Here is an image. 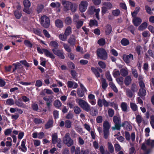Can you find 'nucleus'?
Segmentation results:
<instances>
[{"instance_id": "nucleus-1", "label": "nucleus", "mask_w": 154, "mask_h": 154, "mask_svg": "<svg viewBox=\"0 0 154 154\" xmlns=\"http://www.w3.org/2000/svg\"><path fill=\"white\" fill-rule=\"evenodd\" d=\"M61 3L63 7L64 11H67L70 10L72 12H75L77 8L76 4L66 0H63Z\"/></svg>"}, {"instance_id": "nucleus-2", "label": "nucleus", "mask_w": 154, "mask_h": 154, "mask_svg": "<svg viewBox=\"0 0 154 154\" xmlns=\"http://www.w3.org/2000/svg\"><path fill=\"white\" fill-rule=\"evenodd\" d=\"M76 101L79 106L84 110L87 112H89L90 110V105L86 101L81 99H76Z\"/></svg>"}, {"instance_id": "nucleus-3", "label": "nucleus", "mask_w": 154, "mask_h": 154, "mask_svg": "<svg viewBox=\"0 0 154 154\" xmlns=\"http://www.w3.org/2000/svg\"><path fill=\"white\" fill-rule=\"evenodd\" d=\"M97 54L100 59L105 60L107 58V54L106 50L103 48H98L97 51Z\"/></svg>"}, {"instance_id": "nucleus-4", "label": "nucleus", "mask_w": 154, "mask_h": 154, "mask_svg": "<svg viewBox=\"0 0 154 154\" xmlns=\"http://www.w3.org/2000/svg\"><path fill=\"white\" fill-rule=\"evenodd\" d=\"M69 135V133H67L63 139V143L68 147L71 146L74 144L73 140L71 139Z\"/></svg>"}, {"instance_id": "nucleus-5", "label": "nucleus", "mask_w": 154, "mask_h": 154, "mask_svg": "<svg viewBox=\"0 0 154 154\" xmlns=\"http://www.w3.org/2000/svg\"><path fill=\"white\" fill-rule=\"evenodd\" d=\"M40 22L41 25L45 28H48L50 25L49 19L46 16H43L41 17Z\"/></svg>"}, {"instance_id": "nucleus-6", "label": "nucleus", "mask_w": 154, "mask_h": 154, "mask_svg": "<svg viewBox=\"0 0 154 154\" xmlns=\"http://www.w3.org/2000/svg\"><path fill=\"white\" fill-rule=\"evenodd\" d=\"M88 2L85 0L82 1L79 5V9L81 12H84L88 6Z\"/></svg>"}, {"instance_id": "nucleus-7", "label": "nucleus", "mask_w": 154, "mask_h": 154, "mask_svg": "<svg viewBox=\"0 0 154 154\" xmlns=\"http://www.w3.org/2000/svg\"><path fill=\"white\" fill-rule=\"evenodd\" d=\"M52 51L54 54L59 57L62 59H64L65 57L64 55V53L63 50L53 49Z\"/></svg>"}, {"instance_id": "nucleus-8", "label": "nucleus", "mask_w": 154, "mask_h": 154, "mask_svg": "<svg viewBox=\"0 0 154 154\" xmlns=\"http://www.w3.org/2000/svg\"><path fill=\"white\" fill-rule=\"evenodd\" d=\"M123 57L124 60L127 63H129L131 60H133V56L131 54L128 55L124 54Z\"/></svg>"}, {"instance_id": "nucleus-9", "label": "nucleus", "mask_w": 154, "mask_h": 154, "mask_svg": "<svg viewBox=\"0 0 154 154\" xmlns=\"http://www.w3.org/2000/svg\"><path fill=\"white\" fill-rule=\"evenodd\" d=\"M122 126L127 131H130L132 130V126L128 121H125L122 124Z\"/></svg>"}, {"instance_id": "nucleus-10", "label": "nucleus", "mask_w": 154, "mask_h": 154, "mask_svg": "<svg viewBox=\"0 0 154 154\" xmlns=\"http://www.w3.org/2000/svg\"><path fill=\"white\" fill-rule=\"evenodd\" d=\"M43 99L45 101L48 109H50V106L51 105L52 102V99L49 97H43Z\"/></svg>"}, {"instance_id": "nucleus-11", "label": "nucleus", "mask_w": 154, "mask_h": 154, "mask_svg": "<svg viewBox=\"0 0 154 154\" xmlns=\"http://www.w3.org/2000/svg\"><path fill=\"white\" fill-rule=\"evenodd\" d=\"M43 51L44 54L47 57H49L51 59H54L55 58V57L54 54L48 50L45 49H43Z\"/></svg>"}, {"instance_id": "nucleus-12", "label": "nucleus", "mask_w": 154, "mask_h": 154, "mask_svg": "<svg viewBox=\"0 0 154 154\" xmlns=\"http://www.w3.org/2000/svg\"><path fill=\"white\" fill-rule=\"evenodd\" d=\"M68 43L71 45H74L75 43V37L73 35L70 36L68 39Z\"/></svg>"}, {"instance_id": "nucleus-13", "label": "nucleus", "mask_w": 154, "mask_h": 154, "mask_svg": "<svg viewBox=\"0 0 154 154\" xmlns=\"http://www.w3.org/2000/svg\"><path fill=\"white\" fill-rule=\"evenodd\" d=\"M133 22L135 26H137L141 23L142 20L139 17H134L133 19Z\"/></svg>"}, {"instance_id": "nucleus-14", "label": "nucleus", "mask_w": 154, "mask_h": 154, "mask_svg": "<svg viewBox=\"0 0 154 154\" xmlns=\"http://www.w3.org/2000/svg\"><path fill=\"white\" fill-rule=\"evenodd\" d=\"M68 86L69 88H77L78 85L77 83L71 81H69L67 82Z\"/></svg>"}, {"instance_id": "nucleus-15", "label": "nucleus", "mask_w": 154, "mask_h": 154, "mask_svg": "<svg viewBox=\"0 0 154 154\" xmlns=\"http://www.w3.org/2000/svg\"><path fill=\"white\" fill-rule=\"evenodd\" d=\"M132 81L131 77L130 76H126L125 79L124 83L126 86H128L131 83Z\"/></svg>"}, {"instance_id": "nucleus-16", "label": "nucleus", "mask_w": 154, "mask_h": 154, "mask_svg": "<svg viewBox=\"0 0 154 154\" xmlns=\"http://www.w3.org/2000/svg\"><path fill=\"white\" fill-rule=\"evenodd\" d=\"M49 45L50 46L53 47V49H55L57 48L59 46L58 43L56 41H51L50 42Z\"/></svg>"}, {"instance_id": "nucleus-17", "label": "nucleus", "mask_w": 154, "mask_h": 154, "mask_svg": "<svg viewBox=\"0 0 154 154\" xmlns=\"http://www.w3.org/2000/svg\"><path fill=\"white\" fill-rule=\"evenodd\" d=\"M113 121L115 124H121V119L119 116H115L113 118Z\"/></svg>"}, {"instance_id": "nucleus-18", "label": "nucleus", "mask_w": 154, "mask_h": 154, "mask_svg": "<svg viewBox=\"0 0 154 154\" xmlns=\"http://www.w3.org/2000/svg\"><path fill=\"white\" fill-rule=\"evenodd\" d=\"M59 39L63 41H65L67 38V36L65 34L63 33L59 34L58 36Z\"/></svg>"}, {"instance_id": "nucleus-19", "label": "nucleus", "mask_w": 154, "mask_h": 154, "mask_svg": "<svg viewBox=\"0 0 154 154\" xmlns=\"http://www.w3.org/2000/svg\"><path fill=\"white\" fill-rule=\"evenodd\" d=\"M56 26L58 28H61L63 26V22L61 20L58 19L55 21Z\"/></svg>"}, {"instance_id": "nucleus-20", "label": "nucleus", "mask_w": 154, "mask_h": 154, "mask_svg": "<svg viewBox=\"0 0 154 154\" xmlns=\"http://www.w3.org/2000/svg\"><path fill=\"white\" fill-rule=\"evenodd\" d=\"M52 140L53 144H55L56 143L57 141L58 140V136L57 133H55L53 134L52 135Z\"/></svg>"}, {"instance_id": "nucleus-21", "label": "nucleus", "mask_w": 154, "mask_h": 154, "mask_svg": "<svg viewBox=\"0 0 154 154\" xmlns=\"http://www.w3.org/2000/svg\"><path fill=\"white\" fill-rule=\"evenodd\" d=\"M130 106L133 111L135 112L138 110V106L134 103L131 102L130 103Z\"/></svg>"}, {"instance_id": "nucleus-22", "label": "nucleus", "mask_w": 154, "mask_h": 154, "mask_svg": "<svg viewBox=\"0 0 154 154\" xmlns=\"http://www.w3.org/2000/svg\"><path fill=\"white\" fill-rule=\"evenodd\" d=\"M110 125L109 123L107 121L104 122L103 123V130H109Z\"/></svg>"}, {"instance_id": "nucleus-23", "label": "nucleus", "mask_w": 154, "mask_h": 154, "mask_svg": "<svg viewBox=\"0 0 154 154\" xmlns=\"http://www.w3.org/2000/svg\"><path fill=\"white\" fill-rule=\"evenodd\" d=\"M126 93L127 96L130 98L132 97L134 94L133 92L129 88L126 89Z\"/></svg>"}, {"instance_id": "nucleus-24", "label": "nucleus", "mask_w": 154, "mask_h": 154, "mask_svg": "<svg viewBox=\"0 0 154 154\" xmlns=\"http://www.w3.org/2000/svg\"><path fill=\"white\" fill-rule=\"evenodd\" d=\"M112 27L109 24L107 25L105 29V32L106 35H109L112 31Z\"/></svg>"}, {"instance_id": "nucleus-25", "label": "nucleus", "mask_w": 154, "mask_h": 154, "mask_svg": "<svg viewBox=\"0 0 154 154\" xmlns=\"http://www.w3.org/2000/svg\"><path fill=\"white\" fill-rule=\"evenodd\" d=\"M53 121L52 120H49L45 125V128L48 129L51 128L53 126Z\"/></svg>"}, {"instance_id": "nucleus-26", "label": "nucleus", "mask_w": 154, "mask_h": 154, "mask_svg": "<svg viewBox=\"0 0 154 154\" xmlns=\"http://www.w3.org/2000/svg\"><path fill=\"white\" fill-rule=\"evenodd\" d=\"M72 32V28L70 26H68L66 29L64 34H65L67 36H69Z\"/></svg>"}, {"instance_id": "nucleus-27", "label": "nucleus", "mask_w": 154, "mask_h": 154, "mask_svg": "<svg viewBox=\"0 0 154 154\" xmlns=\"http://www.w3.org/2000/svg\"><path fill=\"white\" fill-rule=\"evenodd\" d=\"M120 132H119L117 134L114 135V137H116V139L119 141L122 142L125 140V138L122 136H120Z\"/></svg>"}, {"instance_id": "nucleus-28", "label": "nucleus", "mask_w": 154, "mask_h": 154, "mask_svg": "<svg viewBox=\"0 0 154 154\" xmlns=\"http://www.w3.org/2000/svg\"><path fill=\"white\" fill-rule=\"evenodd\" d=\"M128 105L127 103L125 102H122L121 104V107L122 110L124 112L127 111Z\"/></svg>"}, {"instance_id": "nucleus-29", "label": "nucleus", "mask_w": 154, "mask_h": 154, "mask_svg": "<svg viewBox=\"0 0 154 154\" xmlns=\"http://www.w3.org/2000/svg\"><path fill=\"white\" fill-rule=\"evenodd\" d=\"M146 94L145 88H140L139 90V95L141 96H144Z\"/></svg>"}, {"instance_id": "nucleus-30", "label": "nucleus", "mask_w": 154, "mask_h": 154, "mask_svg": "<svg viewBox=\"0 0 154 154\" xmlns=\"http://www.w3.org/2000/svg\"><path fill=\"white\" fill-rule=\"evenodd\" d=\"M101 81L102 88L103 89L105 90L108 86V84L106 82V81L104 79H102Z\"/></svg>"}, {"instance_id": "nucleus-31", "label": "nucleus", "mask_w": 154, "mask_h": 154, "mask_svg": "<svg viewBox=\"0 0 154 154\" xmlns=\"http://www.w3.org/2000/svg\"><path fill=\"white\" fill-rule=\"evenodd\" d=\"M120 72L121 75L123 76L127 75L128 74L127 68L122 69L120 70Z\"/></svg>"}, {"instance_id": "nucleus-32", "label": "nucleus", "mask_w": 154, "mask_h": 154, "mask_svg": "<svg viewBox=\"0 0 154 154\" xmlns=\"http://www.w3.org/2000/svg\"><path fill=\"white\" fill-rule=\"evenodd\" d=\"M53 104L56 107L59 108L61 106L62 104L59 100H56L54 102Z\"/></svg>"}, {"instance_id": "nucleus-33", "label": "nucleus", "mask_w": 154, "mask_h": 154, "mask_svg": "<svg viewBox=\"0 0 154 154\" xmlns=\"http://www.w3.org/2000/svg\"><path fill=\"white\" fill-rule=\"evenodd\" d=\"M147 24L146 22L143 23L138 27V29L140 30H143L146 28Z\"/></svg>"}, {"instance_id": "nucleus-34", "label": "nucleus", "mask_w": 154, "mask_h": 154, "mask_svg": "<svg viewBox=\"0 0 154 154\" xmlns=\"http://www.w3.org/2000/svg\"><path fill=\"white\" fill-rule=\"evenodd\" d=\"M109 85L113 90L116 93L118 92V90L115 86V85L112 82H110L109 83Z\"/></svg>"}, {"instance_id": "nucleus-35", "label": "nucleus", "mask_w": 154, "mask_h": 154, "mask_svg": "<svg viewBox=\"0 0 154 154\" xmlns=\"http://www.w3.org/2000/svg\"><path fill=\"white\" fill-rule=\"evenodd\" d=\"M112 13L113 16L117 17L120 14V11L119 9H116L114 10H113L112 11Z\"/></svg>"}, {"instance_id": "nucleus-36", "label": "nucleus", "mask_w": 154, "mask_h": 154, "mask_svg": "<svg viewBox=\"0 0 154 154\" xmlns=\"http://www.w3.org/2000/svg\"><path fill=\"white\" fill-rule=\"evenodd\" d=\"M65 23L67 25H70L72 23V19L71 17H66L65 19Z\"/></svg>"}, {"instance_id": "nucleus-37", "label": "nucleus", "mask_w": 154, "mask_h": 154, "mask_svg": "<svg viewBox=\"0 0 154 154\" xmlns=\"http://www.w3.org/2000/svg\"><path fill=\"white\" fill-rule=\"evenodd\" d=\"M91 70L97 78L100 77V74L96 69L92 67L91 68Z\"/></svg>"}, {"instance_id": "nucleus-38", "label": "nucleus", "mask_w": 154, "mask_h": 154, "mask_svg": "<svg viewBox=\"0 0 154 154\" xmlns=\"http://www.w3.org/2000/svg\"><path fill=\"white\" fill-rule=\"evenodd\" d=\"M146 143L147 145L152 147L154 146V140L148 139L146 141Z\"/></svg>"}, {"instance_id": "nucleus-39", "label": "nucleus", "mask_w": 154, "mask_h": 154, "mask_svg": "<svg viewBox=\"0 0 154 154\" xmlns=\"http://www.w3.org/2000/svg\"><path fill=\"white\" fill-rule=\"evenodd\" d=\"M15 103L16 105L19 107H23L24 104L20 100H16L15 101Z\"/></svg>"}, {"instance_id": "nucleus-40", "label": "nucleus", "mask_w": 154, "mask_h": 154, "mask_svg": "<svg viewBox=\"0 0 154 154\" xmlns=\"http://www.w3.org/2000/svg\"><path fill=\"white\" fill-rule=\"evenodd\" d=\"M121 44L123 46H126L129 44V42L128 39L125 38H123L121 42Z\"/></svg>"}, {"instance_id": "nucleus-41", "label": "nucleus", "mask_w": 154, "mask_h": 154, "mask_svg": "<svg viewBox=\"0 0 154 154\" xmlns=\"http://www.w3.org/2000/svg\"><path fill=\"white\" fill-rule=\"evenodd\" d=\"M108 147L109 150L111 153H112L114 152V147L110 142L108 143Z\"/></svg>"}, {"instance_id": "nucleus-42", "label": "nucleus", "mask_w": 154, "mask_h": 154, "mask_svg": "<svg viewBox=\"0 0 154 154\" xmlns=\"http://www.w3.org/2000/svg\"><path fill=\"white\" fill-rule=\"evenodd\" d=\"M103 5L106 7V8L108 9L111 8L112 6V4L109 2H105L102 4Z\"/></svg>"}, {"instance_id": "nucleus-43", "label": "nucleus", "mask_w": 154, "mask_h": 154, "mask_svg": "<svg viewBox=\"0 0 154 154\" xmlns=\"http://www.w3.org/2000/svg\"><path fill=\"white\" fill-rule=\"evenodd\" d=\"M14 15L15 17L17 19H19L22 16V14L18 11H15L14 12Z\"/></svg>"}, {"instance_id": "nucleus-44", "label": "nucleus", "mask_w": 154, "mask_h": 154, "mask_svg": "<svg viewBox=\"0 0 154 154\" xmlns=\"http://www.w3.org/2000/svg\"><path fill=\"white\" fill-rule=\"evenodd\" d=\"M25 141L23 140L22 141L21 144V146L22 148L21 149V150L24 152L26 151L27 148L25 146Z\"/></svg>"}, {"instance_id": "nucleus-45", "label": "nucleus", "mask_w": 154, "mask_h": 154, "mask_svg": "<svg viewBox=\"0 0 154 154\" xmlns=\"http://www.w3.org/2000/svg\"><path fill=\"white\" fill-rule=\"evenodd\" d=\"M34 122L36 124H39L43 123L44 122L40 119L35 118L33 120Z\"/></svg>"}, {"instance_id": "nucleus-46", "label": "nucleus", "mask_w": 154, "mask_h": 154, "mask_svg": "<svg viewBox=\"0 0 154 154\" xmlns=\"http://www.w3.org/2000/svg\"><path fill=\"white\" fill-rule=\"evenodd\" d=\"M65 126L66 128H70L72 126V123L69 120H66L65 121Z\"/></svg>"}, {"instance_id": "nucleus-47", "label": "nucleus", "mask_w": 154, "mask_h": 154, "mask_svg": "<svg viewBox=\"0 0 154 154\" xmlns=\"http://www.w3.org/2000/svg\"><path fill=\"white\" fill-rule=\"evenodd\" d=\"M136 122L138 124H140L142 121V117L141 116L139 115H137L136 117Z\"/></svg>"}, {"instance_id": "nucleus-48", "label": "nucleus", "mask_w": 154, "mask_h": 154, "mask_svg": "<svg viewBox=\"0 0 154 154\" xmlns=\"http://www.w3.org/2000/svg\"><path fill=\"white\" fill-rule=\"evenodd\" d=\"M98 25L97 22L95 20H91L90 21L89 26L92 27L94 26H97Z\"/></svg>"}, {"instance_id": "nucleus-49", "label": "nucleus", "mask_w": 154, "mask_h": 154, "mask_svg": "<svg viewBox=\"0 0 154 154\" xmlns=\"http://www.w3.org/2000/svg\"><path fill=\"white\" fill-rule=\"evenodd\" d=\"M112 74L113 76L115 78H116L120 75V72L119 70L116 69H115L113 71Z\"/></svg>"}, {"instance_id": "nucleus-50", "label": "nucleus", "mask_w": 154, "mask_h": 154, "mask_svg": "<svg viewBox=\"0 0 154 154\" xmlns=\"http://www.w3.org/2000/svg\"><path fill=\"white\" fill-rule=\"evenodd\" d=\"M74 111L76 114H79L81 112L80 108L77 106H75L74 107Z\"/></svg>"}, {"instance_id": "nucleus-51", "label": "nucleus", "mask_w": 154, "mask_h": 154, "mask_svg": "<svg viewBox=\"0 0 154 154\" xmlns=\"http://www.w3.org/2000/svg\"><path fill=\"white\" fill-rule=\"evenodd\" d=\"M78 144L79 145H83L85 143V141L83 139L79 136L78 138Z\"/></svg>"}, {"instance_id": "nucleus-52", "label": "nucleus", "mask_w": 154, "mask_h": 154, "mask_svg": "<svg viewBox=\"0 0 154 154\" xmlns=\"http://www.w3.org/2000/svg\"><path fill=\"white\" fill-rule=\"evenodd\" d=\"M104 137L105 139L109 138V130H103Z\"/></svg>"}, {"instance_id": "nucleus-53", "label": "nucleus", "mask_w": 154, "mask_h": 154, "mask_svg": "<svg viewBox=\"0 0 154 154\" xmlns=\"http://www.w3.org/2000/svg\"><path fill=\"white\" fill-rule=\"evenodd\" d=\"M106 76L108 80L112 82V79L109 71H108L106 72Z\"/></svg>"}, {"instance_id": "nucleus-54", "label": "nucleus", "mask_w": 154, "mask_h": 154, "mask_svg": "<svg viewBox=\"0 0 154 154\" xmlns=\"http://www.w3.org/2000/svg\"><path fill=\"white\" fill-rule=\"evenodd\" d=\"M63 46L65 49L68 52H70L71 51V49L69 45L63 43Z\"/></svg>"}, {"instance_id": "nucleus-55", "label": "nucleus", "mask_w": 154, "mask_h": 154, "mask_svg": "<svg viewBox=\"0 0 154 154\" xmlns=\"http://www.w3.org/2000/svg\"><path fill=\"white\" fill-rule=\"evenodd\" d=\"M116 81L118 84L120 85H122L123 84V77H121L116 79Z\"/></svg>"}, {"instance_id": "nucleus-56", "label": "nucleus", "mask_w": 154, "mask_h": 154, "mask_svg": "<svg viewBox=\"0 0 154 154\" xmlns=\"http://www.w3.org/2000/svg\"><path fill=\"white\" fill-rule=\"evenodd\" d=\"M6 103L9 105H12L14 104V102L12 99H9L7 100Z\"/></svg>"}, {"instance_id": "nucleus-57", "label": "nucleus", "mask_w": 154, "mask_h": 154, "mask_svg": "<svg viewBox=\"0 0 154 154\" xmlns=\"http://www.w3.org/2000/svg\"><path fill=\"white\" fill-rule=\"evenodd\" d=\"M12 130V128H8L6 129L4 131L5 135L6 136H8L10 135Z\"/></svg>"}, {"instance_id": "nucleus-58", "label": "nucleus", "mask_w": 154, "mask_h": 154, "mask_svg": "<svg viewBox=\"0 0 154 154\" xmlns=\"http://www.w3.org/2000/svg\"><path fill=\"white\" fill-rule=\"evenodd\" d=\"M23 4L24 7L26 8H29L30 6V2L29 0H24Z\"/></svg>"}, {"instance_id": "nucleus-59", "label": "nucleus", "mask_w": 154, "mask_h": 154, "mask_svg": "<svg viewBox=\"0 0 154 154\" xmlns=\"http://www.w3.org/2000/svg\"><path fill=\"white\" fill-rule=\"evenodd\" d=\"M115 126L112 127V129L113 130H119L120 129V124H115Z\"/></svg>"}, {"instance_id": "nucleus-60", "label": "nucleus", "mask_w": 154, "mask_h": 154, "mask_svg": "<svg viewBox=\"0 0 154 154\" xmlns=\"http://www.w3.org/2000/svg\"><path fill=\"white\" fill-rule=\"evenodd\" d=\"M77 94L80 97H82L84 95V92L81 89L78 88L77 90Z\"/></svg>"}, {"instance_id": "nucleus-61", "label": "nucleus", "mask_w": 154, "mask_h": 154, "mask_svg": "<svg viewBox=\"0 0 154 154\" xmlns=\"http://www.w3.org/2000/svg\"><path fill=\"white\" fill-rule=\"evenodd\" d=\"M131 90L134 92L137 91V88L135 83H133L131 86Z\"/></svg>"}, {"instance_id": "nucleus-62", "label": "nucleus", "mask_w": 154, "mask_h": 154, "mask_svg": "<svg viewBox=\"0 0 154 154\" xmlns=\"http://www.w3.org/2000/svg\"><path fill=\"white\" fill-rule=\"evenodd\" d=\"M76 27L77 29H79L83 25V21L81 20H79L76 22Z\"/></svg>"}, {"instance_id": "nucleus-63", "label": "nucleus", "mask_w": 154, "mask_h": 154, "mask_svg": "<svg viewBox=\"0 0 154 154\" xmlns=\"http://www.w3.org/2000/svg\"><path fill=\"white\" fill-rule=\"evenodd\" d=\"M98 43L100 45H103L105 44V40L104 39L102 38L98 40Z\"/></svg>"}, {"instance_id": "nucleus-64", "label": "nucleus", "mask_w": 154, "mask_h": 154, "mask_svg": "<svg viewBox=\"0 0 154 154\" xmlns=\"http://www.w3.org/2000/svg\"><path fill=\"white\" fill-rule=\"evenodd\" d=\"M150 121L152 127L154 129V116H151Z\"/></svg>"}]
</instances>
